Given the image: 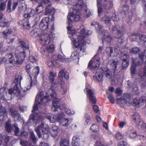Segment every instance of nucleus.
<instances>
[{
  "label": "nucleus",
  "mask_w": 146,
  "mask_h": 146,
  "mask_svg": "<svg viewBox=\"0 0 146 146\" xmlns=\"http://www.w3.org/2000/svg\"><path fill=\"white\" fill-rule=\"evenodd\" d=\"M49 17H46L43 18L41 21L40 24V31L42 32L50 31L48 30H47L48 27V24L49 21Z\"/></svg>",
  "instance_id": "obj_18"
},
{
  "label": "nucleus",
  "mask_w": 146,
  "mask_h": 146,
  "mask_svg": "<svg viewBox=\"0 0 146 146\" xmlns=\"http://www.w3.org/2000/svg\"><path fill=\"white\" fill-rule=\"evenodd\" d=\"M33 65L30 63L28 64L26 66V69L27 72L29 74L30 69L33 67Z\"/></svg>",
  "instance_id": "obj_58"
},
{
  "label": "nucleus",
  "mask_w": 146,
  "mask_h": 146,
  "mask_svg": "<svg viewBox=\"0 0 146 146\" xmlns=\"http://www.w3.org/2000/svg\"><path fill=\"white\" fill-rule=\"evenodd\" d=\"M92 31H91L87 30L85 28H83L80 30V33L79 35V37L80 38H83L84 40L85 38L87 37L92 34Z\"/></svg>",
  "instance_id": "obj_22"
},
{
  "label": "nucleus",
  "mask_w": 146,
  "mask_h": 146,
  "mask_svg": "<svg viewBox=\"0 0 146 146\" xmlns=\"http://www.w3.org/2000/svg\"><path fill=\"white\" fill-rule=\"evenodd\" d=\"M140 42H143L144 44L146 42V36L143 35L139 37Z\"/></svg>",
  "instance_id": "obj_60"
},
{
  "label": "nucleus",
  "mask_w": 146,
  "mask_h": 146,
  "mask_svg": "<svg viewBox=\"0 0 146 146\" xmlns=\"http://www.w3.org/2000/svg\"><path fill=\"white\" fill-rule=\"evenodd\" d=\"M84 91L87 93L88 97L89 98L90 101L93 104H95L96 103V98L94 93L92 90L88 88L87 85L84 90Z\"/></svg>",
  "instance_id": "obj_17"
},
{
  "label": "nucleus",
  "mask_w": 146,
  "mask_h": 146,
  "mask_svg": "<svg viewBox=\"0 0 146 146\" xmlns=\"http://www.w3.org/2000/svg\"><path fill=\"white\" fill-rule=\"evenodd\" d=\"M19 76H16L14 81L13 84L14 85L13 88L10 89L9 90V96H7L8 99H10L13 95H15L17 96H19L20 94V91L17 87V85L19 82Z\"/></svg>",
  "instance_id": "obj_10"
},
{
  "label": "nucleus",
  "mask_w": 146,
  "mask_h": 146,
  "mask_svg": "<svg viewBox=\"0 0 146 146\" xmlns=\"http://www.w3.org/2000/svg\"><path fill=\"white\" fill-rule=\"evenodd\" d=\"M12 33V32L11 29H7L3 32V34L4 35V37L6 38L7 36L11 34Z\"/></svg>",
  "instance_id": "obj_42"
},
{
  "label": "nucleus",
  "mask_w": 146,
  "mask_h": 146,
  "mask_svg": "<svg viewBox=\"0 0 146 146\" xmlns=\"http://www.w3.org/2000/svg\"><path fill=\"white\" fill-rule=\"evenodd\" d=\"M129 8L127 5H125L123 7V10L122 14L124 15V16H125L127 14V11L128 10Z\"/></svg>",
  "instance_id": "obj_55"
},
{
  "label": "nucleus",
  "mask_w": 146,
  "mask_h": 146,
  "mask_svg": "<svg viewBox=\"0 0 146 146\" xmlns=\"http://www.w3.org/2000/svg\"><path fill=\"white\" fill-rule=\"evenodd\" d=\"M63 113L52 115V114L46 113L45 115V118L48 119L50 123L58 122L60 124L64 127H67L71 123L72 120L63 118Z\"/></svg>",
  "instance_id": "obj_4"
},
{
  "label": "nucleus",
  "mask_w": 146,
  "mask_h": 146,
  "mask_svg": "<svg viewBox=\"0 0 146 146\" xmlns=\"http://www.w3.org/2000/svg\"><path fill=\"white\" fill-rule=\"evenodd\" d=\"M67 23L68 26L67 27V29L68 33L69 34V37L71 40L72 43H73L76 46V40L79 38V36L80 33H75V29L72 25V23H68V21Z\"/></svg>",
  "instance_id": "obj_9"
},
{
  "label": "nucleus",
  "mask_w": 146,
  "mask_h": 146,
  "mask_svg": "<svg viewBox=\"0 0 146 146\" xmlns=\"http://www.w3.org/2000/svg\"><path fill=\"white\" fill-rule=\"evenodd\" d=\"M58 132V128L56 126H53L52 127L51 135L53 137H55L57 135Z\"/></svg>",
  "instance_id": "obj_34"
},
{
  "label": "nucleus",
  "mask_w": 146,
  "mask_h": 146,
  "mask_svg": "<svg viewBox=\"0 0 146 146\" xmlns=\"http://www.w3.org/2000/svg\"><path fill=\"white\" fill-rule=\"evenodd\" d=\"M30 138L31 139H32V140L34 142H35L36 141V139L35 137V135L33 131H31L30 132Z\"/></svg>",
  "instance_id": "obj_54"
},
{
  "label": "nucleus",
  "mask_w": 146,
  "mask_h": 146,
  "mask_svg": "<svg viewBox=\"0 0 146 146\" xmlns=\"http://www.w3.org/2000/svg\"><path fill=\"white\" fill-rule=\"evenodd\" d=\"M10 111L11 112V115L14 118H17L18 120L21 118L18 112L15 110L13 108L10 109Z\"/></svg>",
  "instance_id": "obj_33"
},
{
  "label": "nucleus",
  "mask_w": 146,
  "mask_h": 146,
  "mask_svg": "<svg viewBox=\"0 0 146 146\" xmlns=\"http://www.w3.org/2000/svg\"><path fill=\"white\" fill-rule=\"evenodd\" d=\"M50 4H49L48 5L46 6L45 9V15H51L52 16L51 20L53 21L54 19V15L56 11L54 8L50 7Z\"/></svg>",
  "instance_id": "obj_21"
},
{
  "label": "nucleus",
  "mask_w": 146,
  "mask_h": 146,
  "mask_svg": "<svg viewBox=\"0 0 146 146\" xmlns=\"http://www.w3.org/2000/svg\"><path fill=\"white\" fill-rule=\"evenodd\" d=\"M112 30L113 31L117 30V32L119 34H123L125 30L123 27H121V29L119 28L117 29V27L115 26L112 28Z\"/></svg>",
  "instance_id": "obj_45"
},
{
  "label": "nucleus",
  "mask_w": 146,
  "mask_h": 146,
  "mask_svg": "<svg viewBox=\"0 0 146 146\" xmlns=\"http://www.w3.org/2000/svg\"><path fill=\"white\" fill-rule=\"evenodd\" d=\"M117 103L121 106H123L125 104L127 105H131L132 104V101L129 98L125 99L124 96L120 98H118L117 97Z\"/></svg>",
  "instance_id": "obj_20"
},
{
  "label": "nucleus",
  "mask_w": 146,
  "mask_h": 146,
  "mask_svg": "<svg viewBox=\"0 0 146 146\" xmlns=\"http://www.w3.org/2000/svg\"><path fill=\"white\" fill-rule=\"evenodd\" d=\"M85 118L86 119L84 123L85 125H87L90 119V115L88 114H86L85 115Z\"/></svg>",
  "instance_id": "obj_53"
},
{
  "label": "nucleus",
  "mask_w": 146,
  "mask_h": 146,
  "mask_svg": "<svg viewBox=\"0 0 146 146\" xmlns=\"http://www.w3.org/2000/svg\"><path fill=\"white\" fill-rule=\"evenodd\" d=\"M19 44V46L17 47L15 53L16 59L15 61L11 54L6 55L2 59V61L5 62L7 66L11 67L12 66L11 65L12 64H20L23 62L26 56V52L29 51V47L28 43L23 41H20Z\"/></svg>",
  "instance_id": "obj_2"
},
{
  "label": "nucleus",
  "mask_w": 146,
  "mask_h": 146,
  "mask_svg": "<svg viewBox=\"0 0 146 146\" xmlns=\"http://www.w3.org/2000/svg\"><path fill=\"white\" fill-rule=\"evenodd\" d=\"M39 72V68L37 66L29 74L30 78L28 79L22 89L25 92L28 90L31 87L36 83V77Z\"/></svg>",
  "instance_id": "obj_5"
},
{
  "label": "nucleus",
  "mask_w": 146,
  "mask_h": 146,
  "mask_svg": "<svg viewBox=\"0 0 146 146\" xmlns=\"http://www.w3.org/2000/svg\"><path fill=\"white\" fill-rule=\"evenodd\" d=\"M130 52L132 54H136L139 51V50L137 47L132 48L130 49Z\"/></svg>",
  "instance_id": "obj_51"
},
{
  "label": "nucleus",
  "mask_w": 146,
  "mask_h": 146,
  "mask_svg": "<svg viewBox=\"0 0 146 146\" xmlns=\"http://www.w3.org/2000/svg\"><path fill=\"white\" fill-rule=\"evenodd\" d=\"M102 36V41L103 44H109L112 40L111 36L108 32L103 31L101 33Z\"/></svg>",
  "instance_id": "obj_16"
},
{
  "label": "nucleus",
  "mask_w": 146,
  "mask_h": 146,
  "mask_svg": "<svg viewBox=\"0 0 146 146\" xmlns=\"http://www.w3.org/2000/svg\"><path fill=\"white\" fill-rule=\"evenodd\" d=\"M50 127L49 125L44 123H41L35 129L36 132L37 133L38 137H41V133L47 134L49 133Z\"/></svg>",
  "instance_id": "obj_11"
},
{
  "label": "nucleus",
  "mask_w": 146,
  "mask_h": 146,
  "mask_svg": "<svg viewBox=\"0 0 146 146\" xmlns=\"http://www.w3.org/2000/svg\"><path fill=\"white\" fill-rule=\"evenodd\" d=\"M7 85V83L6 82L5 83L4 88H2L0 90V93L1 94H3V97L6 100H11V97L10 99H8L7 98V96H9V90L5 88L6 87V86Z\"/></svg>",
  "instance_id": "obj_24"
},
{
  "label": "nucleus",
  "mask_w": 146,
  "mask_h": 146,
  "mask_svg": "<svg viewBox=\"0 0 146 146\" xmlns=\"http://www.w3.org/2000/svg\"><path fill=\"white\" fill-rule=\"evenodd\" d=\"M56 37L55 34L52 32L50 31L47 32L46 31L43 32L41 34L40 36V40L41 43L43 45L48 44L50 40H53Z\"/></svg>",
  "instance_id": "obj_7"
},
{
  "label": "nucleus",
  "mask_w": 146,
  "mask_h": 146,
  "mask_svg": "<svg viewBox=\"0 0 146 146\" xmlns=\"http://www.w3.org/2000/svg\"><path fill=\"white\" fill-rule=\"evenodd\" d=\"M106 51L107 54L108 56H110L111 54L113 52V48L111 47H107Z\"/></svg>",
  "instance_id": "obj_50"
},
{
  "label": "nucleus",
  "mask_w": 146,
  "mask_h": 146,
  "mask_svg": "<svg viewBox=\"0 0 146 146\" xmlns=\"http://www.w3.org/2000/svg\"><path fill=\"white\" fill-rule=\"evenodd\" d=\"M3 14L1 13L0 16V26L4 27L8 25L9 22L8 20L3 18Z\"/></svg>",
  "instance_id": "obj_30"
},
{
  "label": "nucleus",
  "mask_w": 146,
  "mask_h": 146,
  "mask_svg": "<svg viewBox=\"0 0 146 146\" xmlns=\"http://www.w3.org/2000/svg\"><path fill=\"white\" fill-rule=\"evenodd\" d=\"M111 19V17L105 15L102 18V20L107 25H110V21Z\"/></svg>",
  "instance_id": "obj_36"
},
{
  "label": "nucleus",
  "mask_w": 146,
  "mask_h": 146,
  "mask_svg": "<svg viewBox=\"0 0 146 146\" xmlns=\"http://www.w3.org/2000/svg\"><path fill=\"white\" fill-rule=\"evenodd\" d=\"M100 63V58L98 56L96 55L90 61L88 68L95 70L99 66Z\"/></svg>",
  "instance_id": "obj_14"
},
{
  "label": "nucleus",
  "mask_w": 146,
  "mask_h": 146,
  "mask_svg": "<svg viewBox=\"0 0 146 146\" xmlns=\"http://www.w3.org/2000/svg\"><path fill=\"white\" fill-rule=\"evenodd\" d=\"M69 141L66 139L62 140L60 142V146H69Z\"/></svg>",
  "instance_id": "obj_37"
},
{
  "label": "nucleus",
  "mask_w": 146,
  "mask_h": 146,
  "mask_svg": "<svg viewBox=\"0 0 146 146\" xmlns=\"http://www.w3.org/2000/svg\"><path fill=\"white\" fill-rule=\"evenodd\" d=\"M56 93L54 90L52 89H49L47 92L45 91H42L38 93L35 99L32 111L33 113L30 116V119L28 122L32 121L36 125L37 123L43 120L44 118L41 113H36V112L39 108L44 106L45 104L50 101L51 98L53 99L52 110L54 111L57 110L58 108L61 110H62L63 108H62L60 106H59L60 100L56 98Z\"/></svg>",
  "instance_id": "obj_1"
},
{
  "label": "nucleus",
  "mask_w": 146,
  "mask_h": 146,
  "mask_svg": "<svg viewBox=\"0 0 146 146\" xmlns=\"http://www.w3.org/2000/svg\"><path fill=\"white\" fill-rule=\"evenodd\" d=\"M57 76L56 73L50 72L49 74L48 81L50 83L51 87L50 89H52L53 90L56 89L58 86V83L55 81V78Z\"/></svg>",
  "instance_id": "obj_15"
},
{
  "label": "nucleus",
  "mask_w": 146,
  "mask_h": 146,
  "mask_svg": "<svg viewBox=\"0 0 146 146\" xmlns=\"http://www.w3.org/2000/svg\"><path fill=\"white\" fill-rule=\"evenodd\" d=\"M109 62L115 70H117L121 67L120 62L117 59L110 60Z\"/></svg>",
  "instance_id": "obj_23"
},
{
  "label": "nucleus",
  "mask_w": 146,
  "mask_h": 146,
  "mask_svg": "<svg viewBox=\"0 0 146 146\" xmlns=\"http://www.w3.org/2000/svg\"><path fill=\"white\" fill-rule=\"evenodd\" d=\"M79 53L78 52L75 51L73 52L71 54L70 57V59L71 61L76 60L78 62L79 61Z\"/></svg>",
  "instance_id": "obj_31"
},
{
  "label": "nucleus",
  "mask_w": 146,
  "mask_h": 146,
  "mask_svg": "<svg viewBox=\"0 0 146 146\" xmlns=\"http://www.w3.org/2000/svg\"><path fill=\"white\" fill-rule=\"evenodd\" d=\"M129 64V61L127 59H124L122 62V66L123 68L127 67Z\"/></svg>",
  "instance_id": "obj_40"
},
{
  "label": "nucleus",
  "mask_w": 146,
  "mask_h": 146,
  "mask_svg": "<svg viewBox=\"0 0 146 146\" xmlns=\"http://www.w3.org/2000/svg\"><path fill=\"white\" fill-rule=\"evenodd\" d=\"M7 115V112L5 108L2 106L0 107V123H2L3 121L4 115Z\"/></svg>",
  "instance_id": "obj_28"
},
{
  "label": "nucleus",
  "mask_w": 146,
  "mask_h": 146,
  "mask_svg": "<svg viewBox=\"0 0 146 146\" xmlns=\"http://www.w3.org/2000/svg\"><path fill=\"white\" fill-rule=\"evenodd\" d=\"M73 11L70 13L67 16L68 23H72V21H78L81 18L79 12L82 9H85V11L87 10L86 7H84L82 0H79L75 5H73L72 7Z\"/></svg>",
  "instance_id": "obj_3"
},
{
  "label": "nucleus",
  "mask_w": 146,
  "mask_h": 146,
  "mask_svg": "<svg viewBox=\"0 0 146 146\" xmlns=\"http://www.w3.org/2000/svg\"><path fill=\"white\" fill-rule=\"evenodd\" d=\"M5 128L8 132H10L12 130V128L10 125V121L9 120L6 124Z\"/></svg>",
  "instance_id": "obj_44"
},
{
  "label": "nucleus",
  "mask_w": 146,
  "mask_h": 146,
  "mask_svg": "<svg viewBox=\"0 0 146 146\" xmlns=\"http://www.w3.org/2000/svg\"><path fill=\"white\" fill-rule=\"evenodd\" d=\"M146 102V97H142L141 98H137L133 100L132 105L134 106L139 107L143 105Z\"/></svg>",
  "instance_id": "obj_19"
},
{
  "label": "nucleus",
  "mask_w": 146,
  "mask_h": 146,
  "mask_svg": "<svg viewBox=\"0 0 146 146\" xmlns=\"http://www.w3.org/2000/svg\"><path fill=\"white\" fill-rule=\"evenodd\" d=\"M64 109L65 111L69 115H73L74 113V111L73 110H72L70 109L64 107Z\"/></svg>",
  "instance_id": "obj_47"
},
{
  "label": "nucleus",
  "mask_w": 146,
  "mask_h": 146,
  "mask_svg": "<svg viewBox=\"0 0 146 146\" xmlns=\"http://www.w3.org/2000/svg\"><path fill=\"white\" fill-rule=\"evenodd\" d=\"M136 59H133L132 60L133 64L131 68V73L132 75L134 74L135 71L136 66L138 65V64L136 63L135 62Z\"/></svg>",
  "instance_id": "obj_38"
},
{
  "label": "nucleus",
  "mask_w": 146,
  "mask_h": 146,
  "mask_svg": "<svg viewBox=\"0 0 146 146\" xmlns=\"http://www.w3.org/2000/svg\"><path fill=\"white\" fill-rule=\"evenodd\" d=\"M23 28L25 29H29L30 28V25L28 21L23 23Z\"/></svg>",
  "instance_id": "obj_59"
},
{
  "label": "nucleus",
  "mask_w": 146,
  "mask_h": 146,
  "mask_svg": "<svg viewBox=\"0 0 146 146\" xmlns=\"http://www.w3.org/2000/svg\"><path fill=\"white\" fill-rule=\"evenodd\" d=\"M46 49L49 52H53L55 50L54 45L53 44H50L49 46H47Z\"/></svg>",
  "instance_id": "obj_41"
},
{
  "label": "nucleus",
  "mask_w": 146,
  "mask_h": 146,
  "mask_svg": "<svg viewBox=\"0 0 146 146\" xmlns=\"http://www.w3.org/2000/svg\"><path fill=\"white\" fill-rule=\"evenodd\" d=\"M90 129L92 131L94 132H97L99 130L98 126L95 124L91 125Z\"/></svg>",
  "instance_id": "obj_49"
},
{
  "label": "nucleus",
  "mask_w": 146,
  "mask_h": 146,
  "mask_svg": "<svg viewBox=\"0 0 146 146\" xmlns=\"http://www.w3.org/2000/svg\"><path fill=\"white\" fill-rule=\"evenodd\" d=\"M145 53L144 52H142V53H141L139 54V56L140 58H141L142 60V61H143L144 60L145 58H146V60L145 61V62L146 64V53L145 55V56L144 57Z\"/></svg>",
  "instance_id": "obj_57"
},
{
  "label": "nucleus",
  "mask_w": 146,
  "mask_h": 146,
  "mask_svg": "<svg viewBox=\"0 0 146 146\" xmlns=\"http://www.w3.org/2000/svg\"><path fill=\"white\" fill-rule=\"evenodd\" d=\"M67 90L66 88L64 86H61L60 90V92L62 94H65L67 92Z\"/></svg>",
  "instance_id": "obj_61"
},
{
  "label": "nucleus",
  "mask_w": 146,
  "mask_h": 146,
  "mask_svg": "<svg viewBox=\"0 0 146 146\" xmlns=\"http://www.w3.org/2000/svg\"><path fill=\"white\" fill-rule=\"evenodd\" d=\"M91 25L94 26L96 31L99 33L100 30L102 28V26L100 25L99 22L96 21H94L91 23Z\"/></svg>",
  "instance_id": "obj_35"
},
{
  "label": "nucleus",
  "mask_w": 146,
  "mask_h": 146,
  "mask_svg": "<svg viewBox=\"0 0 146 146\" xmlns=\"http://www.w3.org/2000/svg\"><path fill=\"white\" fill-rule=\"evenodd\" d=\"M69 78V74L65 70H61L58 73V81L59 84L61 85L64 84V80L63 79L68 80Z\"/></svg>",
  "instance_id": "obj_12"
},
{
  "label": "nucleus",
  "mask_w": 146,
  "mask_h": 146,
  "mask_svg": "<svg viewBox=\"0 0 146 146\" xmlns=\"http://www.w3.org/2000/svg\"><path fill=\"white\" fill-rule=\"evenodd\" d=\"M11 0H9L8 1V5L7 6V11L8 12H10L11 11Z\"/></svg>",
  "instance_id": "obj_63"
},
{
  "label": "nucleus",
  "mask_w": 146,
  "mask_h": 146,
  "mask_svg": "<svg viewBox=\"0 0 146 146\" xmlns=\"http://www.w3.org/2000/svg\"><path fill=\"white\" fill-rule=\"evenodd\" d=\"M126 135L131 139L134 138L137 136L136 131L133 129H131L127 131L126 132Z\"/></svg>",
  "instance_id": "obj_29"
},
{
  "label": "nucleus",
  "mask_w": 146,
  "mask_h": 146,
  "mask_svg": "<svg viewBox=\"0 0 146 146\" xmlns=\"http://www.w3.org/2000/svg\"><path fill=\"white\" fill-rule=\"evenodd\" d=\"M58 60L62 62H70L71 61V60H70L69 58H68L66 59L65 58L64 56L60 55H59Z\"/></svg>",
  "instance_id": "obj_43"
},
{
  "label": "nucleus",
  "mask_w": 146,
  "mask_h": 146,
  "mask_svg": "<svg viewBox=\"0 0 146 146\" xmlns=\"http://www.w3.org/2000/svg\"><path fill=\"white\" fill-rule=\"evenodd\" d=\"M115 137L117 140H120L123 138V136L120 133L118 132L116 133Z\"/></svg>",
  "instance_id": "obj_52"
},
{
  "label": "nucleus",
  "mask_w": 146,
  "mask_h": 146,
  "mask_svg": "<svg viewBox=\"0 0 146 146\" xmlns=\"http://www.w3.org/2000/svg\"><path fill=\"white\" fill-rule=\"evenodd\" d=\"M111 71L108 68L106 67L103 68H100L98 69L95 75L93 76V78L94 80L100 82L104 76L107 79L110 80L111 78Z\"/></svg>",
  "instance_id": "obj_6"
},
{
  "label": "nucleus",
  "mask_w": 146,
  "mask_h": 146,
  "mask_svg": "<svg viewBox=\"0 0 146 146\" xmlns=\"http://www.w3.org/2000/svg\"><path fill=\"white\" fill-rule=\"evenodd\" d=\"M108 96V98L110 101L112 103H115V100L113 97L110 94L108 93H107Z\"/></svg>",
  "instance_id": "obj_56"
},
{
  "label": "nucleus",
  "mask_w": 146,
  "mask_h": 146,
  "mask_svg": "<svg viewBox=\"0 0 146 146\" xmlns=\"http://www.w3.org/2000/svg\"><path fill=\"white\" fill-rule=\"evenodd\" d=\"M98 12L100 15L102 12V6L106 9H110L113 6L112 0H97Z\"/></svg>",
  "instance_id": "obj_8"
},
{
  "label": "nucleus",
  "mask_w": 146,
  "mask_h": 146,
  "mask_svg": "<svg viewBox=\"0 0 146 146\" xmlns=\"http://www.w3.org/2000/svg\"><path fill=\"white\" fill-rule=\"evenodd\" d=\"M20 143L22 146H29V144L27 141H21Z\"/></svg>",
  "instance_id": "obj_64"
},
{
  "label": "nucleus",
  "mask_w": 146,
  "mask_h": 146,
  "mask_svg": "<svg viewBox=\"0 0 146 146\" xmlns=\"http://www.w3.org/2000/svg\"><path fill=\"white\" fill-rule=\"evenodd\" d=\"M36 14L34 10L31 9H27L25 11L24 16L25 19H29L31 17L34 16Z\"/></svg>",
  "instance_id": "obj_25"
},
{
  "label": "nucleus",
  "mask_w": 146,
  "mask_h": 146,
  "mask_svg": "<svg viewBox=\"0 0 146 146\" xmlns=\"http://www.w3.org/2000/svg\"><path fill=\"white\" fill-rule=\"evenodd\" d=\"M71 144L72 146H83L81 144L79 136L78 135L73 137Z\"/></svg>",
  "instance_id": "obj_26"
},
{
  "label": "nucleus",
  "mask_w": 146,
  "mask_h": 146,
  "mask_svg": "<svg viewBox=\"0 0 146 146\" xmlns=\"http://www.w3.org/2000/svg\"><path fill=\"white\" fill-rule=\"evenodd\" d=\"M132 119L133 121L137 125H140L142 120L140 116L137 113H135L132 116Z\"/></svg>",
  "instance_id": "obj_27"
},
{
  "label": "nucleus",
  "mask_w": 146,
  "mask_h": 146,
  "mask_svg": "<svg viewBox=\"0 0 146 146\" xmlns=\"http://www.w3.org/2000/svg\"><path fill=\"white\" fill-rule=\"evenodd\" d=\"M13 127L15 128V133L16 136L19 135V129L17 126L16 124H14Z\"/></svg>",
  "instance_id": "obj_62"
},
{
  "label": "nucleus",
  "mask_w": 146,
  "mask_h": 146,
  "mask_svg": "<svg viewBox=\"0 0 146 146\" xmlns=\"http://www.w3.org/2000/svg\"><path fill=\"white\" fill-rule=\"evenodd\" d=\"M6 1H1L0 4V11H4L6 8Z\"/></svg>",
  "instance_id": "obj_48"
},
{
  "label": "nucleus",
  "mask_w": 146,
  "mask_h": 146,
  "mask_svg": "<svg viewBox=\"0 0 146 146\" xmlns=\"http://www.w3.org/2000/svg\"><path fill=\"white\" fill-rule=\"evenodd\" d=\"M139 76L140 78V80H139V81L143 80L146 78V66L144 67L143 74H140Z\"/></svg>",
  "instance_id": "obj_39"
},
{
  "label": "nucleus",
  "mask_w": 146,
  "mask_h": 146,
  "mask_svg": "<svg viewBox=\"0 0 146 146\" xmlns=\"http://www.w3.org/2000/svg\"><path fill=\"white\" fill-rule=\"evenodd\" d=\"M43 32L37 29H35L32 30L31 32V35L33 37H38L40 38L41 34Z\"/></svg>",
  "instance_id": "obj_32"
},
{
  "label": "nucleus",
  "mask_w": 146,
  "mask_h": 146,
  "mask_svg": "<svg viewBox=\"0 0 146 146\" xmlns=\"http://www.w3.org/2000/svg\"><path fill=\"white\" fill-rule=\"evenodd\" d=\"M43 11V7L41 5H38L36 9V14H38Z\"/></svg>",
  "instance_id": "obj_46"
},
{
  "label": "nucleus",
  "mask_w": 146,
  "mask_h": 146,
  "mask_svg": "<svg viewBox=\"0 0 146 146\" xmlns=\"http://www.w3.org/2000/svg\"><path fill=\"white\" fill-rule=\"evenodd\" d=\"M76 45H75L73 43H72L74 48H79L80 50L83 52H85L86 46L85 45V42L83 38L80 37L76 40Z\"/></svg>",
  "instance_id": "obj_13"
}]
</instances>
